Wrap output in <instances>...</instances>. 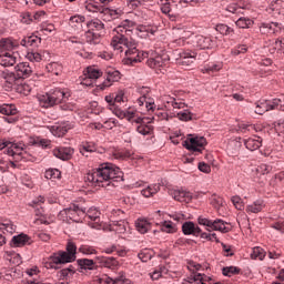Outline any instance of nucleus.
Returning a JSON list of instances; mask_svg holds the SVG:
<instances>
[{
	"instance_id": "11",
	"label": "nucleus",
	"mask_w": 284,
	"mask_h": 284,
	"mask_svg": "<svg viewBox=\"0 0 284 284\" xmlns=\"http://www.w3.org/2000/svg\"><path fill=\"white\" fill-rule=\"evenodd\" d=\"M281 101L282 100H273V101L264 100V101L257 102L255 108V114H265V112H270V110H276Z\"/></svg>"
},
{
	"instance_id": "21",
	"label": "nucleus",
	"mask_w": 284,
	"mask_h": 284,
	"mask_svg": "<svg viewBox=\"0 0 284 284\" xmlns=\"http://www.w3.org/2000/svg\"><path fill=\"white\" fill-rule=\"evenodd\" d=\"M95 263L102 267H108V270H116L119 267V261L114 257L95 256Z\"/></svg>"
},
{
	"instance_id": "26",
	"label": "nucleus",
	"mask_w": 284,
	"mask_h": 284,
	"mask_svg": "<svg viewBox=\"0 0 284 284\" xmlns=\"http://www.w3.org/2000/svg\"><path fill=\"white\" fill-rule=\"evenodd\" d=\"M160 6L163 14H170L172 10L179 8V0H160Z\"/></svg>"
},
{
	"instance_id": "3",
	"label": "nucleus",
	"mask_w": 284,
	"mask_h": 284,
	"mask_svg": "<svg viewBox=\"0 0 284 284\" xmlns=\"http://www.w3.org/2000/svg\"><path fill=\"white\" fill-rule=\"evenodd\" d=\"M70 99V92L68 89H55L51 93H45L38 97L41 108H52L60 103V110L63 112H74L77 105L74 103L65 102Z\"/></svg>"
},
{
	"instance_id": "34",
	"label": "nucleus",
	"mask_w": 284,
	"mask_h": 284,
	"mask_svg": "<svg viewBox=\"0 0 284 284\" xmlns=\"http://www.w3.org/2000/svg\"><path fill=\"white\" fill-rule=\"evenodd\" d=\"M264 207H265V202L263 200H257L246 206V213L258 214V212H263Z\"/></svg>"
},
{
	"instance_id": "17",
	"label": "nucleus",
	"mask_w": 284,
	"mask_h": 284,
	"mask_svg": "<svg viewBox=\"0 0 284 284\" xmlns=\"http://www.w3.org/2000/svg\"><path fill=\"white\" fill-rule=\"evenodd\" d=\"M170 196H172L174 201H179L180 203H190V201H192V194L190 193V191H185L182 189L171 190Z\"/></svg>"
},
{
	"instance_id": "9",
	"label": "nucleus",
	"mask_w": 284,
	"mask_h": 284,
	"mask_svg": "<svg viewBox=\"0 0 284 284\" xmlns=\"http://www.w3.org/2000/svg\"><path fill=\"white\" fill-rule=\"evenodd\" d=\"M194 61H196V53L190 49L181 51L176 59L178 64L182 68H190Z\"/></svg>"
},
{
	"instance_id": "60",
	"label": "nucleus",
	"mask_w": 284,
	"mask_h": 284,
	"mask_svg": "<svg viewBox=\"0 0 284 284\" xmlns=\"http://www.w3.org/2000/svg\"><path fill=\"white\" fill-rule=\"evenodd\" d=\"M223 203H224L223 197L217 195L211 196V205H213L215 210H221V207H223Z\"/></svg>"
},
{
	"instance_id": "12",
	"label": "nucleus",
	"mask_w": 284,
	"mask_h": 284,
	"mask_svg": "<svg viewBox=\"0 0 284 284\" xmlns=\"http://www.w3.org/2000/svg\"><path fill=\"white\" fill-rule=\"evenodd\" d=\"M112 110L118 119H126L130 123H134V119H136V110L134 109L129 108L128 110H123L121 106L116 105Z\"/></svg>"
},
{
	"instance_id": "4",
	"label": "nucleus",
	"mask_w": 284,
	"mask_h": 284,
	"mask_svg": "<svg viewBox=\"0 0 284 284\" xmlns=\"http://www.w3.org/2000/svg\"><path fill=\"white\" fill-rule=\"evenodd\" d=\"M173 34L180 37L174 41L176 45H185V43H187L197 50H207L212 48V38L205 36H196L185 30V28L174 29Z\"/></svg>"
},
{
	"instance_id": "48",
	"label": "nucleus",
	"mask_w": 284,
	"mask_h": 284,
	"mask_svg": "<svg viewBox=\"0 0 284 284\" xmlns=\"http://www.w3.org/2000/svg\"><path fill=\"white\" fill-rule=\"evenodd\" d=\"M251 258L253 260H258V261H263V258H265V251L262 247H253L252 248V253H251Z\"/></svg>"
},
{
	"instance_id": "25",
	"label": "nucleus",
	"mask_w": 284,
	"mask_h": 284,
	"mask_svg": "<svg viewBox=\"0 0 284 284\" xmlns=\"http://www.w3.org/2000/svg\"><path fill=\"white\" fill-rule=\"evenodd\" d=\"M182 232L185 234V236H199L201 234V227L195 226L194 222H185L182 225Z\"/></svg>"
},
{
	"instance_id": "13",
	"label": "nucleus",
	"mask_w": 284,
	"mask_h": 284,
	"mask_svg": "<svg viewBox=\"0 0 284 284\" xmlns=\"http://www.w3.org/2000/svg\"><path fill=\"white\" fill-rule=\"evenodd\" d=\"M161 101L162 103H164L166 108L171 106L174 108V110H184V108H186L185 102H183V100L174 98L172 95L164 94L161 97Z\"/></svg>"
},
{
	"instance_id": "45",
	"label": "nucleus",
	"mask_w": 284,
	"mask_h": 284,
	"mask_svg": "<svg viewBox=\"0 0 284 284\" xmlns=\"http://www.w3.org/2000/svg\"><path fill=\"white\" fill-rule=\"evenodd\" d=\"M102 74L103 72L94 67H89L87 69V77L88 79H91V81H97V79H99Z\"/></svg>"
},
{
	"instance_id": "38",
	"label": "nucleus",
	"mask_w": 284,
	"mask_h": 284,
	"mask_svg": "<svg viewBox=\"0 0 284 284\" xmlns=\"http://www.w3.org/2000/svg\"><path fill=\"white\" fill-rule=\"evenodd\" d=\"M44 203H45V197H43L41 195L31 202V206L36 209L37 216L43 215V204Z\"/></svg>"
},
{
	"instance_id": "63",
	"label": "nucleus",
	"mask_w": 284,
	"mask_h": 284,
	"mask_svg": "<svg viewBox=\"0 0 284 284\" xmlns=\"http://www.w3.org/2000/svg\"><path fill=\"white\" fill-rule=\"evenodd\" d=\"M45 179H61V171L58 169H49L45 171Z\"/></svg>"
},
{
	"instance_id": "37",
	"label": "nucleus",
	"mask_w": 284,
	"mask_h": 284,
	"mask_svg": "<svg viewBox=\"0 0 284 284\" xmlns=\"http://www.w3.org/2000/svg\"><path fill=\"white\" fill-rule=\"evenodd\" d=\"M135 227L140 234H148V231L151 230L152 224L145 219H138L135 222Z\"/></svg>"
},
{
	"instance_id": "10",
	"label": "nucleus",
	"mask_w": 284,
	"mask_h": 284,
	"mask_svg": "<svg viewBox=\"0 0 284 284\" xmlns=\"http://www.w3.org/2000/svg\"><path fill=\"white\" fill-rule=\"evenodd\" d=\"M67 219L74 221V223H81V219L85 216V209L79 207V205L73 204L70 207L64 210Z\"/></svg>"
},
{
	"instance_id": "57",
	"label": "nucleus",
	"mask_w": 284,
	"mask_h": 284,
	"mask_svg": "<svg viewBox=\"0 0 284 284\" xmlns=\"http://www.w3.org/2000/svg\"><path fill=\"white\" fill-rule=\"evenodd\" d=\"M272 172V166L267 164H261L256 168L257 176H265V174H270Z\"/></svg>"
},
{
	"instance_id": "46",
	"label": "nucleus",
	"mask_w": 284,
	"mask_h": 284,
	"mask_svg": "<svg viewBox=\"0 0 284 284\" xmlns=\"http://www.w3.org/2000/svg\"><path fill=\"white\" fill-rule=\"evenodd\" d=\"M17 92H19V94L28 95L32 92V84L30 82H22L17 85Z\"/></svg>"
},
{
	"instance_id": "27",
	"label": "nucleus",
	"mask_w": 284,
	"mask_h": 284,
	"mask_svg": "<svg viewBox=\"0 0 284 284\" xmlns=\"http://www.w3.org/2000/svg\"><path fill=\"white\" fill-rule=\"evenodd\" d=\"M244 145L246 150H250L251 152H255V150H258L261 145H263V139L258 136H253L244 140Z\"/></svg>"
},
{
	"instance_id": "28",
	"label": "nucleus",
	"mask_w": 284,
	"mask_h": 284,
	"mask_svg": "<svg viewBox=\"0 0 284 284\" xmlns=\"http://www.w3.org/2000/svg\"><path fill=\"white\" fill-rule=\"evenodd\" d=\"M68 130H70V124L61 123L50 126V132L53 136H65L68 134Z\"/></svg>"
},
{
	"instance_id": "59",
	"label": "nucleus",
	"mask_w": 284,
	"mask_h": 284,
	"mask_svg": "<svg viewBox=\"0 0 284 284\" xmlns=\"http://www.w3.org/2000/svg\"><path fill=\"white\" fill-rule=\"evenodd\" d=\"M27 59L28 61L39 63L40 61H42L43 55H41V53L39 52L31 51L27 53Z\"/></svg>"
},
{
	"instance_id": "42",
	"label": "nucleus",
	"mask_w": 284,
	"mask_h": 284,
	"mask_svg": "<svg viewBox=\"0 0 284 284\" xmlns=\"http://www.w3.org/2000/svg\"><path fill=\"white\" fill-rule=\"evenodd\" d=\"M47 70L51 74H55V77H59V74H61V72H63V65H61V63H59V62H51V63L47 64Z\"/></svg>"
},
{
	"instance_id": "64",
	"label": "nucleus",
	"mask_w": 284,
	"mask_h": 284,
	"mask_svg": "<svg viewBox=\"0 0 284 284\" xmlns=\"http://www.w3.org/2000/svg\"><path fill=\"white\" fill-rule=\"evenodd\" d=\"M192 112H190V110H184L178 113V118L180 119V121H192Z\"/></svg>"
},
{
	"instance_id": "44",
	"label": "nucleus",
	"mask_w": 284,
	"mask_h": 284,
	"mask_svg": "<svg viewBox=\"0 0 284 284\" xmlns=\"http://www.w3.org/2000/svg\"><path fill=\"white\" fill-rule=\"evenodd\" d=\"M0 114L6 116H14L17 114V108L12 104H3L0 106Z\"/></svg>"
},
{
	"instance_id": "22",
	"label": "nucleus",
	"mask_w": 284,
	"mask_h": 284,
	"mask_svg": "<svg viewBox=\"0 0 284 284\" xmlns=\"http://www.w3.org/2000/svg\"><path fill=\"white\" fill-rule=\"evenodd\" d=\"M97 283L101 284H131V281L125 277L124 273H119L115 277H104V280H98Z\"/></svg>"
},
{
	"instance_id": "47",
	"label": "nucleus",
	"mask_w": 284,
	"mask_h": 284,
	"mask_svg": "<svg viewBox=\"0 0 284 284\" xmlns=\"http://www.w3.org/2000/svg\"><path fill=\"white\" fill-rule=\"evenodd\" d=\"M235 24L237 26V28L247 29L251 26H254V20L250 18L241 17L237 19Z\"/></svg>"
},
{
	"instance_id": "56",
	"label": "nucleus",
	"mask_w": 284,
	"mask_h": 284,
	"mask_svg": "<svg viewBox=\"0 0 284 284\" xmlns=\"http://www.w3.org/2000/svg\"><path fill=\"white\" fill-rule=\"evenodd\" d=\"M3 79L6 83H9V85H14V83H17V79H20V78L17 77V73L14 72H7V73H3Z\"/></svg>"
},
{
	"instance_id": "24",
	"label": "nucleus",
	"mask_w": 284,
	"mask_h": 284,
	"mask_svg": "<svg viewBox=\"0 0 284 284\" xmlns=\"http://www.w3.org/2000/svg\"><path fill=\"white\" fill-rule=\"evenodd\" d=\"M133 123H138L139 125L136 126V132L139 134H142V136H148L152 134V126L145 124V118H134Z\"/></svg>"
},
{
	"instance_id": "54",
	"label": "nucleus",
	"mask_w": 284,
	"mask_h": 284,
	"mask_svg": "<svg viewBox=\"0 0 284 284\" xmlns=\"http://www.w3.org/2000/svg\"><path fill=\"white\" fill-rule=\"evenodd\" d=\"M79 252L81 254H84L85 256H90L92 254H98L97 248H94V246H90V245H81L79 247Z\"/></svg>"
},
{
	"instance_id": "2",
	"label": "nucleus",
	"mask_w": 284,
	"mask_h": 284,
	"mask_svg": "<svg viewBox=\"0 0 284 284\" xmlns=\"http://www.w3.org/2000/svg\"><path fill=\"white\" fill-rule=\"evenodd\" d=\"M85 179L98 187H116L123 181V171L114 164H101L99 169L89 172Z\"/></svg>"
},
{
	"instance_id": "7",
	"label": "nucleus",
	"mask_w": 284,
	"mask_h": 284,
	"mask_svg": "<svg viewBox=\"0 0 284 284\" xmlns=\"http://www.w3.org/2000/svg\"><path fill=\"white\" fill-rule=\"evenodd\" d=\"M148 55L142 58L148 59L146 65L151 68L152 70H161V68L165 67L166 61H170V58L168 55H161L154 51H151V53L145 52Z\"/></svg>"
},
{
	"instance_id": "30",
	"label": "nucleus",
	"mask_w": 284,
	"mask_h": 284,
	"mask_svg": "<svg viewBox=\"0 0 284 284\" xmlns=\"http://www.w3.org/2000/svg\"><path fill=\"white\" fill-rule=\"evenodd\" d=\"M210 281H212V277L201 273L193 274L187 277L189 284H207Z\"/></svg>"
},
{
	"instance_id": "1",
	"label": "nucleus",
	"mask_w": 284,
	"mask_h": 284,
	"mask_svg": "<svg viewBox=\"0 0 284 284\" xmlns=\"http://www.w3.org/2000/svg\"><path fill=\"white\" fill-rule=\"evenodd\" d=\"M136 28V23L132 20H124L118 26L113 32L111 45L113 50L118 52H125L126 63L134 65V63H141L144 57H148L146 52H141L136 47L130 48V41L128 37H131L132 31Z\"/></svg>"
},
{
	"instance_id": "19",
	"label": "nucleus",
	"mask_w": 284,
	"mask_h": 284,
	"mask_svg": "<svg viewBox=\"0 0 284 284\" xmlns=\"http://www.w3.org/2000/svg\"><path fill=\"white\" fill-rule=\"evenodd\" d=\"M18 79H28L32 74V67L29 62H20L14 67Z\"/></svg>"
},
{
	"instance_id": "5",
	"label": "nucleus",
	"mask_w": 284,
	"mask_h": 284,
	"mask_svg": "<svg viewBox=\"0 0 284 284\" xmlns=\"http://www.w3.org/2000/svg\"><path fill=\"white\" fill-rule=\"evenodd\" d=\"M0 150L3 151V154L8 156H13V159H26V144L18 142H10L8 140H0Z\"/></svg>"
},
{
	"instance_id": "8",
	"label": "nucleus",
	"mask_w": 284,
	"mask_h": 284,
	"mask_svg": "<svg viewBox=\"0 0 284 284\" xmlns=\"http://www.w3.org/2000/svg\"><path fill=\"white\" fill-rule=\"evenodd\" d=\"M183 145L186 150H191L192 152H202V148L207 145V140H205L204 136L189 138L183 142Z\"/></svg>"
},
{
	"instance_id": "18",
	"label": "nucleus",
	"mask_w": 284,
	"mask_h": 284,
	"mask_svg": "<svg viewBox=\"0 0 284 284\" xmlns=\"http://www.w3.org/2000/svg\"><path fill=\"white\" fill-rule=\"evenodd\" d=\"M53 265H65V263H72L73 257L65 251H59L51 257Z\"/></svg>"
},
{
	"instance_id": "40",
	"label": "nucleus",
	"mask_w": 284,
	"mask_h": 284,
	"mask_svg": "<svg viewBox=\"0 0 284 284\" xmlns=\"http://www.w3.org/2000/svg\"><path fill=\"white\" fill-rule=\"evenodd\" d=\"M89 32H100L103 30L104 24L101 20L94 19L87 23Z\"/></svg>"
},
{
	"instance_id": "15",
	"label": "nucleus",
	"mask_w": 284,
	"mask_h": 284,
	"mask_svg": "<svg viewBox=\"0 0 284 284\" xmlns=\"http://www.w3.org/2000/svg\"><path fill=\"white\" fill-rule=\"evenodd\" d=\"M116 81H121V72L115 69H109L105 72V80L101 85V90H105V88H110L112 83H116Z\"/></svg>"
},
{
	"instance_id": "31",
	"label": "nucleus",
	"mask_w": 284,
	"mask_h": 284,
	"mask_svg": "<svg viewBox=\"0 0 284 284\" xmlns=\"http://www.w3.org/2000/svg\"><path fill=\"white\" fill-rule=\"evenodd\" d=\"M0 232L3 234H14L17 226L10 220H0Z\"/></svg>"
},
{
	"instance_id": "32",
	"label": "nucleus",
	"mask_w": 284,
	"mask_h": 284,
	"mask_svg": "<svg viewBox=\"0 0 284 284\" xmlns=\"http://www.w3.org/2000/svg\"><path fill=\"white\" fill-rule=\"evenodd\" d=\"M77 264L80 267V270H95L97 268V257L94 260L90 258H79L77 260Z\"/></svg>"
},
{
	"instance_id": "41",
	"label": "nucleus",
	"mask_w": 284,
	"mask_h": 284,
	"mask_svg": "<svg viewBox=\"0 0 284 284\" xmlns=\"http://www.w3.org/2000/svg\"><path fill=\"white\" fill-rule=\"evenodd\" d=\"M138 104L139 105L145 104L148 112H154L156 110V104H154V101H152V100L148 101V97H145V95H142L138 99Z\"/></svg>"
},
{
	"instance_id": "53",
	"label": "nucleus",
	"mask_w": 284,
	"mask_h": 284,
	"mask_svg": "<svg viewBox=\"0 0 284 284\" xmlns=\"http://www.w3.org/2000/svg\"><path fill=\"white\" fill-rule=\"evenodd\" d=\"M197 223H199V225H203L204 227H206V230L209 232H212V225H214V221H212L207 217H204V216H200L197 219Z\"/></svg>"
},
{
	"instance_id": "14",
	"label": "nucleus",
	"mask_w": 284,
	"mask_h": 284,
	"mask_svg": "<svg viewBox=\"0 0 284 284\" xmlns=\"http://www.w3.org/2000/svg\"><path fill=\"white\" fill-rule=\"evenodd\" d=\"M18 48H19V40L12 37L0 39V53L13 52V50H17Z\"/></svg>"
},
{
	"instance_id": "50",
	"label": "nucleus",
	"mask_w": 284,
	"mask_h": 284,
	"mask_svg": "<svg viewBox=\"0 0 284 284\" xmlns=\"http://www.w3.org/2000/svg\"><path fill=\"white\" fill-rule=\"evenodd\" d=\"M80 152L83 156H88L87 153L90 152H97V146H94L93 143H90V142H85L81 145L80 148Z\"/></svg>"
},
{
	"instance_id": "62",
	"label": "nucleus",
	"mask_w": 284,
	"mask_h": 284,
	"mask_svg": "<svg viewBox=\"0 0 284 284\" xmlns=\"http://www.w3.org/2000/svg\"><path fill=\"white\" fill-rule=\"evenodd\" d=\"M216 32H220V34H232L234 30L230 28L227 24H217L215 28Z\"/></svg>"
},
{
	"instance_id": "52",
	"label": "nucleus",
	"mask_w": 284,
	"mask_h": 284,
	"mask_svg": "<svg viewBox=\"0 0 284 284\" xmlns=\"http://www.w3.org/2000/svg\"><path fill=\"white\" fill-rule=\"evenodd\" d=\"M113 232H116L118 234H125V223L123 221L113 222L111 225Z\"/></svg>"
},
{
	"instance_id": "16",
	"label": "nucleus",
	"mask_w": 284,
	"mask_h": 284,
	"mask_svg": "<svg viewBox=\"0 0 284 284\" xmlns=\"http://www.w3.org/2000/svg\"><path fill=\"white\" fill-rule=\"evenodd\" d=\"M19 57L18 52L13 51H7L0 53V65H3V68H12L14 63H17V59Z\"/></svg>"
},
{
	"instance_id": "33",
	"label": "nucleus",
	"mask_w": 284,
	"mask_h": 284,
	"mask_svg": "<svg viewBox=\"0 0 284 284\" xmlns=\"http://www.w3.org/2000/svg\"><path fill=\"white\" fill-rule=\"evenodd\" d=\"M28 243H30V237L23 233L14 235L11 240L13 247H23V245H28Z\"/></svg>"
},
{
	"instance_id": "55",
	"label": "nucleus",
	"mask_w": 284,
	"mask_h": 284,
	"mask_svg": "<svg viewBox=\"0 0 284 284\" xmlns=\"http://www.w3.org/2000/svg\"><path fill=\"white\" fill-rule=\"evenodd\" d=\"M241 272V268L236 266H226L222 268V273L224 276H234V274H239Z\"/></svg>"
},
{
	"instance_id": "58",
	"label": "nucleus",
	"mask_w": 284,
	"mask_h": 284,
	"mask_svg": "<svg viewBox=\"0 0 284 284\" xmlns=\"http://www.w3.org/2000/svg\"><path fill=\"white\" fill-rule=\"evenodd\" d=\"M162 232L173 234V232H176V227L174 226V223H172V221H164L162 223Z\"/></svg>"
},
{
	"instance_id": "39",
	"label": "nucleus",
	"mask_w": 284,
	"mask_h": 284,
	"mask_svg": "<svg viewBox=\"0 0 284 284\" xmlns=\"http://www.w3.org/2000/svg\"><path fill=\"white\" fill-rule=\"evenodd\" d=\"M227 223L221 219H216L213 221V225L211 230H214L215 232H222V234H227L230 232V227H226Z\"/></svg>"
},
{
	"instance_id": "61",
	"label": "nucleus",
	"mask_w": 284,
	"mask_h": 284,
	"mask_svg": "<svg viewBox=\"0 0 284 284\" xmlns=\"http://www.w3.org/2000/svg\"><path fill=\"white\" fill-rule=\"evenodd\" d=\"M245 52H247V45L239 44L232 49L231 54L232 57H239V54H245Z\"/></svg>"
},
{
	"instance_id": "20",
	"label": "nucleus",
	"mask_w": 284,
	"mask_h": 284,
	"mask_svg": "<svg viewBox=\"0 0 284 284\" xmlns=\"http://www.w3.org/2000/svg\"><path fill=\"white\" fill-rule=\"evenodd\" d=\"M88 219H90V221H93V223H89L90 227H92L93 230H101V213L99 212V210L97 209H89L88 212L85 213V215Z\"/></svg>"
},
{
	"instance_id": "51",
	"label": "nucleus",
	"mask_w": 284,
	"mask_h": 284,
	"mask_svg": "<svg viewBox=\"0 0 284 284\" xmlns=\"http://www.w3.org/2000/svg\"><path fill=\"white\" fill-rule=\"evenodd\" d=\"M85 22V17L83 16H72L69 20L70 26H72L73 28H79V26H82V23Z\"/></svg>"
},
{
	"instance_id": "6",
	"label": "nucleus",
	"mask_w": 284,
	"mask_h": 284,
	"mask_svg": "<svg viewBox=\"0 0 284 284\" xmlns=\"http://www.w3.org/2000/svg\"><path fill=\"white\" fill-rule=\"evenodd\" d=\"M84 9L88 12H100V14H105L111 19H116L119 17V12L114 9L105 8L101 6V3L97 2L95 0H87L83 4Z\"/></svg>"
},
{
	"instance_id": "35",
	"label": "nucleus",
	"mask_w": 284,
	"mask_h": 284,
	"mask_svg": "<svg viewBox=\"0 0 284 284\" xmlns=\"http://www.w3.org/2000/svg\"><path fill=\"white\" fill-rule=\"evenodd\" d=\"M160 191H161V185L160 184H151V185L144 187L141 191V194L145 199H150V197L154 196V194H158Z\"/></svg>"
},
{
	"instance_id": "23",
	"label": "nucleus",
	"mask_w": 284,
	"mask_h": 284,
	"mask_svg": "<svg viewBox=\"0 0 284 284\" xmlns=\"http://www.w3.org/2000/svg\"><path fill=\"white\" fill-rule=\"evenodd\" d=\"M261 34H276V32H281V23L278 22H268L262 23L260 26Z\"/></svg>"
},
{
	"instance_id": "36",
	"label": "nucleus",
	"mask_w": 284,
	"mask_h": 284,
	"mask_svg": "<svg viewBox=\"0 0 284 284\" xmlns=\"http://www.w3.org/2000/svg\"><path fill=\"white\" fill-rule=\"evenodd\" d=\"M39 43H41V38L37 36L27 37L20 41V45L24 48H34L39 45Z\"/></svg>"
},
{
	"instance_id": "43",
	"label": "nucleus",
	"mask_w": 284,
	"mask_h": 284,
	"mask_svg": "<svg viewBox=\"0 0 284 284\" xmlns=\"http://www.w3.org/2000/svg\"><path fill=\"white\" fill-rule=\"evenodd\" d=\"M85 37L87 42L93 43V45H97V43H100L101 41V32L87 31Z\"/></svg>"
},
{
	"instance_id": "29",
	"label": "nucleus",
	"mask_w": 284,
	"mask_h": 284,
	"mask_svg": "<svg viewBox=\"0 0 284 284\" xmlns=\"http://www.w3.org/2000/svg\"><path fill=\"white\" fill-rule=\"evenodd\" d=\"M74 151L70 148H57L53 150V155L61 161H68Z\"/></svg>"
},
{
	"instance_id": "49",
	"label": "nucleus",
	"mask_w": 284,
	"mask_h": 284,
	"mask_svg": "<svg viewBox=\"0 0 284 284\" xmlns=\"http://www.w3.org/2000/svg\"><path fill=\"white\" fill-rule=\"evenodd\" d=\"M171 119H173L172 115L168 114V112L165 111H161V110H156L153 120L154 121H171Z\"/></svg>"
}]
</instances>
